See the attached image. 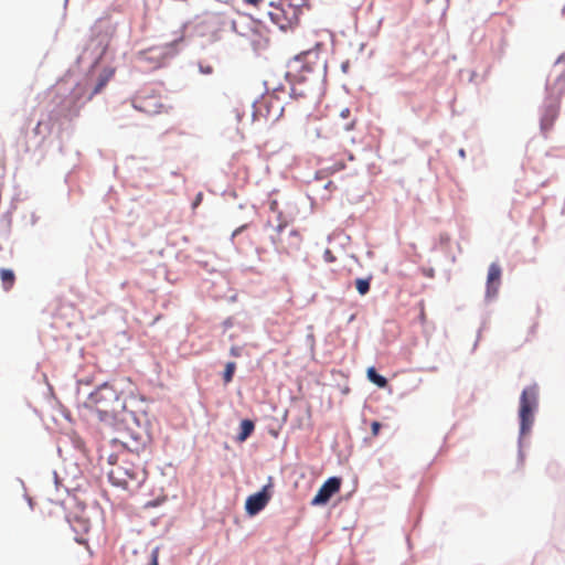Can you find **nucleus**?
<instances>
[{
    "mask_svg": "<svg viewBox=\"0 0 565 565\" xmlns=\"http://www.w3.org/2000/svg\"><path fill=\"white\" fill-rule=\"evenodd\" d=\"M125 426L117 430V435L111 439V444L122 449L121 456L128 454L140 458L151 443V436L146 426H142L136 418L124 419Z\"/></svg>",
    "mask_w": 565,
    "mask_h": 565,
    "instance_id": "nucleus-1",
    "label": "nucleus"
},
{
    "mask_svg": "<svg viewBox=\"0 0 565 565\" xmlns=\"http://www.w3.org/2000/svg\"><path fill=\"white\" fill-rule=\"evenodd\" d=\"M84 405L94 411L103 422L117 418L126 407L120 394L108 384H104L94 391Z\"/></svg>",
    "mask_w": 565,
    "mask_h": 565,
    "instance_id": "nucleus-2",
    "label": "nucleus"
},
{
    "mask_svg": "<svg viewBox=\"0 0 565 565\" xmlns=\"http://www.w3.org/2000/svg\"><path fill=\"white\" fill-rule=\"evenodd\" d=\"M269 239L275 250L285 256H292L299 252L303 242L301 233L297 228L288 227L285 220L271 228Z\"/></svg>",
    "mask_w": 565,
    "mask_h": 565,
    "instance_id": "nucleus-3",
    "label": "nucleus"
},
{
    "mask_svg": "<svg viewBox=\"0 0 565 565\" xmlns=\"http://www.w3.org/2000/svg\"><path fill=\"white\" fill-rule=\"evenodd\" d=\"M146 469L140 461L130 466L118 465L108 472L111 483L122 488L139 486L146 480Z\"/></svg>",
    "mask_w": 565,
    "mask_h": 565,
    "instance_id": "nucleus-4",
    "label": "nucleus"
},
{
    "mask_svg": "<svg viewBox=\"0 0 565 565\" xmlns=\"http://www.w3.org/2000/svg\"><path fill=\"white\" fill-rule=\"evenodd\" d=\"M539 390L536 385H531L523 390L520 397V434L525 436L530 433L533 422L534 412L537 407Z\"/></svg>",
    "mask_w": 565,
    "mask_h": 565,
    "instance_id": "nucleus-5",
    "label": "nucleus"
},
{
    "mask_svg": "<svg viewBox=\"0 0 565 565\" xmlns=\"http://www.w3.org/2000/svg\"><path fill=\"white\" fill-rule=\"evenodd\" d=\"M132 105L137 110L149 116L158 115L167 110L166 105L162 103L161 96L148 90L139 92L134 97Z\"/></svg>",
    "mask_w": 565,
    "mask_h": 565,
    "instance_id": "nucleus-6",
    "label": "nucleus"
},
{
    "mask_svg": "<svg viewBox=\"0 0 565 565\" xmlns=\"http://www.w3.org/2000/svg\"><path fill=\"white\" fill-rule=\"evenodd\" d=\"M267 15L280 30L291 28L296 20V11L290 4H287V8H285L281 3H270Z\"/></svg>",
    "mask_w": 565,
    "mask_h": 565,
    "instance_id": "nucleus-7",
    "label": "nucleus"
},
{
    "mask_svg": "<svg viewBox=\"0 0 565 565\" xmlns=\"http://www.w3.org/2000/svg\"><path fill=\"white\" fill-rule=\"evenodd\" d=\"M270 487V484L264 486L259 492L254 493L246 499L245 509L249 515L257 514L268 504L271 498L269 491Z\"/></svg>",
    "mask_w": 565,
    "mask_h": 565,
    "instance_id": "nucleus-8",
    "label": "nucleus"
},
{
    "mask_svg": "<svg viewBox=\"0 0 565 565\" xmlns=\"http://www.w3.org/2000/svg\"><path fill=\"white\" fill-rule=\"evenodd\" d=\"M341 487V479L338 477H331L320 487L317 494L313 497L312 505L326 504L333 494L339 492Z\"/></svg>",
    "mask_w": 565,
    "mask_h": 565,
    "instance_id": "nucleus-9",
    "label": "nucleus"
},
{
    "mask_svg": "<svg viewBox=\"0 0 565 565\" xmlns=\"http://www.w3.org/2000/svg\"><path fill=\"white\" fill-rule=\"evenodd\" d=\"M356 118L352 116L349 107H343L332 116V130L335 135L350 131L354 128Z\"/></svg>",
    "mask_w": 565,
    "mask_h": 565,
    "instance_id": "nucleus-10",
    "label": "nucleus"
},
{
    "mask_svg": "<svg viewBox=\"0 0 565 565\" xmlns=\"http://www.w3.org/2000/svg\"><path fill=\"white\" fill-rule=\"evenodd\" d=\"M173 44H166L163 46H153L139 53V58L145 61H152L154 66L161 64V61L172 50Z\"/></svg>",
    "mask_w": 565,
    "mask_h": 565,
    "instance_id": "nucleus-11",
    "label": "nucleus"
},
{
    "mask_svg": "<svg viewBox=\"0 0 565 565\" xmlns=\"http://www.w3.org/2000/svg\"><path fill=\"white\" fill-rule=\"evenodd\" d=\"M502 270L499 264L492 263L489 266L487 278V295L489 297L495 296L501 282Z\"/></svg>",
    "mask_w": 565,
    "mask_h": 565,
    "instance_id": "nucleus-12",
    "label": "nucleus"
},
{
    "mask_svg": "<svg viewBox=\"0 0 565 565\" xmlns=\"http://www.w3.org/2000/svg\"><path fill=\"white\" fill-rule=\"evenodd\" d=\"M83 94L84 88L81 85H77L72 93L73 100L64 109L65 117H73L78 115L81 106L77 105V102L79 98H82Z\"/></svg>",
    "mask_w": 565,
    "mask_h": 565,
    "instance_id": "nucleus-13",
    "label": "nucleus"
},
{
    "mask_svg": "<svg viewBox=\"0 0 565 565\" xmlns=\"http://www.w3.org/2000/svg\"><path fill=\"white\" fill-rule=\"evenodd\" d=\"M548 93L552 98L558 100L565 94V74H562L548 86Z\"/></svg>",
    "mask_w": 565,
    "mask_h": 565,
    "instance_id": "nucleus-14",
    "label": "nucleus"
},
{
    "mask_svg": "<svg viewBox=\"0 0 565 565\" xmlns=\"http://www.w3.org/2000/svg\"><path fill=\"white\" fill-rule=\"evenodd\" d=\"M0 279L2 284V288L6 291H9L12 289L14 282H15V275L13 270L8 268H1L0 269Z\"/></svg>",
    "mask_w": 565,
    "mask_h": 565,
    "instance_id": "nucleus-15",
    "label": "nucleus"
},
{
    "mask_svg": "<svg viewBox=\"0 0 565 565\" xmlns=\"http://www.w3.org/2000/svg\"><path fill=\"white\" fill-rule=\"evenodd\" d=\"M254 429H255V425L252 420H249V419L242 420L241 431H239L238 436L236 437V440L239 443L245 441L252 435Z\"/></svg>",
    "mask_w": 565,
    "mask_h": 565,
    "instance_id": "nucleus-16",
    "label": "nucleus"
},
{
    "mask_svg": "<svg viewBox=\"0 0 565 565\" xmlns=\"http://www.w3.org/2000/svg\"><path fill=\"white\" fill-rule=\"evenodd\" d=\"M557 114H558V109L557 108H550L546 114L543 116L542 120H541V127L543 130H548L552 128L553 124H554V120L556 119L557 117Z\"/></svg>",
    "mask_w": 565,
    "mask_h": 565,
    "instance_id": "nucleus-17",
    "label": "nucleus"
},
{
    "mask_svg": "<svg viewBox=\"0 0 565 565\" xmlns=\"http://www.w3.org/2000/svg\"><path fill=\"white\" fill-rule=\"evenodd\" d=\"M366 375L372 383L376 384L381 388H384L387 385V380L380 375L374 367H369Z\"/></svg>",
    "mask_w": 565,
    "mask_h": 565,
    "instance_id": "nucleus-18",
    "label": "nucleus"
},
{
    "mask_svg": "<svg viewBox=\"0 0 565 565\" xmlns=\"http://www.w3.org/2000/svg\"><path fill=\"white\" fill-rule=\"evenodd\" d=\"M111 76H113V72L111 71L102 74L99 76L98 83L96 84V86L94 87L93 92L90 93V95L87 98L90 99L94 95L100 93L102 89L106 86V84L108 83V81L110 79Z\"/></svg>",
    "mask_w": 565,
    "mask_h": 565,
    "instance_id": "nucleus-19",
    "label": "nucleus"
},
{
    "mask_svg": "<svg viewBox=\"0 0 565 565\" xmlns=\"http://www.w3.org/2000/svg\"><path fill=\"white\" fill-rule=\"evenodd\" d=\"M355 287L360 295L364 296L370 291L371 287V277L369 278H358L355 280Z\"/></svg>",
    "mask_w": 565,
    "mask_h": 565,
    "instance_id": "nucleus-20",
    "label": "nucleus"
},
{
    "mask_svg": "<svg viewBox=\"0 0 565 565\" xmlns=\"http://www.w3.org/2000/svg\"><path fill=\"white\" fill-rule=\"evenodd\" d=\"M235 369H236L235 362L226 363L225 370H224V373H223V380H224L225 384H228L230 382H232Z\"/></svg>",
    "mask_w": 565,
    "mask_h": 565,
    "instance_id": "nucleus-21",
    "label": "nucleus"
},
{
    "mask_svg": "<svg viewBox=\"0 0 565 565\" xmlns=\"http://www.w3.org/2000/svg\"><path fill=\"white\" fill-rule=\"evenodd\" d=\"M380 429H381V424L379 422H373L371 424V431L374 437L380 434Z\"/></svg>",
    "mask_w": 565,
    "mask_h": 565,
    "instance_id": "nucleus-22",
    "label": "nucleus"
},
{
    "mask_svg": "<svg viewBox=\"0 0 565 565\" xmlns=\"http://www.w3.org/2000/svg\"><path fill=\"white\" fill-rule=\"evenodd\" d=\"M150 565H159V552L158 550H153L151 553V563Z\"/></svg>",
    "mask_w": 565,
    "mask_h": 565,
    "instance_id": "nucleus-23",
    "label": "nucleus"
},
{
    "mask_svg": "<svg viewBox=\"0 0 565 565\" xmlns=\"http://www.w3.org/2000/svg\"><path fill=\"white\" fill-rule=\"evenodd\" d=\"M243 2L247 6L258 8L263 3V0H243Z\"/></svg>",
    "mask_w": 565,
    "mask_h": 565,
    "instance_id": "nucleus-24",
    "label": "nucleus"
},
{
    "mask_svg": "<svg viewBox=\"0 0 565 565\" xmlns=\"http://www.w3.org/2000/svg\"><path fill=\"white\" fill-rule=\"evenodd\" d=\"M202 199H203V194L201 192L198 193L195 200L192 203L193 209H195L200 205V203L202 202Z\"/></svg>",
    "mask_w": 565,
    "mask_h": 565,
    "instance_id": "nucleus-25",
    "label": "nucleus"
},
{
    "mask_svg": "<svg viewBox=\"0 0 565 565\" xmlns=\"http://www.w3.org/2000/svg\"><path fill=\"white\" fill-rule=\"evenodd\" d=\"M246 228V225H242L239 227H237L234 232H233V237L238 235L242 231H244Z\"/></svg>",
    "mask_w": 565,
    "mask_h": 565,
    "instance_id": "nucleus-26",
    "label": "nucleus"
}]
</instances>
